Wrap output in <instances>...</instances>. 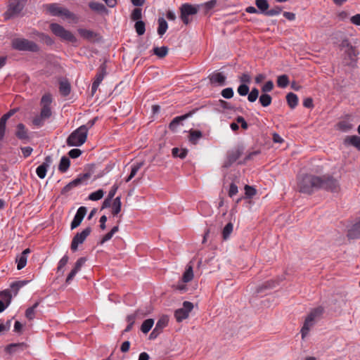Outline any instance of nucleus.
Returning a JSON list of instances; mask_svg holds the SVG:
<instances>
[{
    "mask_svg": "<svg viewBox=\"0 0 360 360\" xmlns=\"http://www.w3.org/2000/svg\"><path fill=\"white\" fill-rule=\"evenodd\" d=\"M245 194L246 198H250L256 194V190L250 186L246 185L245 186Z\"/></svg>",
    "mask_w": 360,
    "mask_h": 360,
    "instance_id": "e2e57ef3",
    "label": "nucleus"
},
{
    "mask_svg": "<svg viewBox=\"0 0 360 360\" xmlns=\"http://www.w3.org/2000/svg\"><path fill=\"white\" fill-rule=\"evenodd\" d=\"M255 4L259 12L265 15L269 7L267 0H255Z\"/></svg>",
    "mask_w": 360,
    "mask_h": 360,
    "instance_id": "72a5a7b5",
    "label": "nucleus"
},
{
    "mask_svg": "<svg viewBox=\"0 0 360 360\" xmlns=\"http://www.w3.org/2000/svg\"><path fill=\"white\" fill-rule=\"evenodd\" d=\"M90 176V174L88 173L84 174L82 176L77 177V179H74L69 184H70L71 187L74 188L79 185H80L83 181L89 179Z\"/></svg>",
    "mask_w": 360,
    "mask_h": 360,
    "instance_id": "49530a36",
    "label": "nucleus"
},
{
    "mask_svg": "<svg viewBox=\"0 0 360 360\" xmlns=\"http://www.w3.org/2000/svg\"><path fill=\"white\" fill-rule=\"evenodd\" d=\"M104 192L102 189H98L95 192L91 193L89 195V199L91 200H98L103 198Z\"/></svg>",
    "mask_w": 360,
    "mask_h": 360,
    "instance_id": "3c124183",
    "label": "nucleus"
},
{
    "mask_svg": "<svg viewBox=\"0 0 360 360\" xmlns=\"http://www.w3.org/2000/svg\"><path fill=\"white\" fill-rule=\"evenodd\" d=\"M0 297L3 300H0V313H1L11 304L12 295L9 290H5L0 292Z\"/></svg>",
    "mask_w": 360,
    "mask_h": 360,
    "instance_id": "f3484780",
    "label": "nucleus"
},
{
    "mask_svg": "<svg viewBox=\"0 0 360 360\" xmlns=\"http://www.w3.org/2000/svg\"><path fill=\"white\" fill-rule=\"evenodd\" d=\"M250 88L248 84H241L237 89L238 94L241 96L248 94Z\"/></svg>",
    "mask_w": 360,
    "mask_h": 360,
    "instance_id": "6e6d98bb",
    "label": "nucleus"
},
{
    "mask_svg": "<svg viewBox=\"0 0 360 360\" xmlns=\"http://www.w3.org/2000/svg\"><path fill=\"white\" fill-rule=\"evenodd\" d=\"M45 118L42 117L41 115L36 116L33 120L32 123L34 126L37 127H41L44 124Z\"/></svg>",
    "mask_w": 360,
    "mask_h": 360,
    "instance_id": "0e129e2a",
    "label": "nucleus"
},
{
    "mask_svg": "<svg viewBox=\"0 0 360 360\" xmlns=\"http://www.w3.org/2000/svg\"><path fill=\"white\" fill-rule=\"evenodd\" d=\"M15 135L20 140H26L28 139L27 131L23 124L20 123L17 125Z\"/></svg>",
    "mask_w": 360,
    "mask_h": 360,
    "instance_id": "393cba45",
    "label": "nucleus"
},
{
    "mask_svg": "<svg viewBox=\"0 0 360 360\" xmlns=\"http://www.w3.org/2000/svg\"><path fill=\"white\" fill-rule=\"evenodd\" d=\"M277 85L281 88H285L289 84V79L288 75H282L277 78Z\"/></svg>",
    "mask_w": 360,
    "mask_h": 360,
    "instance_id": "c03bdc74",
    "label": "nucleus"
},
{
    "mask_svg": "<svg viewBox=\"0 0 360 360\" xmlns=\"http://www.w3.org/2000/svg\"><path fill=\"white\" fill-rule=\"evenodd\" d=\"M50 29L56 37L60 38L62 40L72 43L77 41V38L71 32L65 30L58 23H51L50 25Z\"/></svg>",
    "mask_w": 360,
    "mask_h": 360,
    "instance_id": "423d86ee",
    "label": "nucleus"
},
{
    "mask_svg": "<svg viewBox=\"0 0 360 360\" xmlns=\"http://www.w3.org/2000/svg\"><path fill=\"white\" fill-rule=\"evenodd\" d=\"M276 286V282L274 281H268L262 285L258 286L256 289V293L262 292L264 289L273 288Z\"/></svg>",
    "mask_w": 360,
    "mask_h": 360,
    "instance_id": "ea45409f",
    "label": "nucleus"
},
{
    "mask_svg": "<svg viewBox=\"0 0 360 360\" xmlns=\"http://www.w3.org/2000/svg\"><path fill=\"white\" fill-rule=\"evenodd\" d=\"M233 94L234 92L231 87L224 89L221 92L222 97L226 99L231 98L233 96Z\"/></svg>",
    "mask_w": 360,
    "mask_h": 360,
    "instance_id": "4d7b16f0",
    "label": "nucleus"
},
{
    "mask_svg": "<svg viewBox=\"0 0 360 360\" xmlns=\"http://www.w3.org/2000/svg\"><path fill=\"white\" fill-rule=\"evenodd\" d=\"M353 128L354 125L347 120H342L337 124V129L343 132H348Z\"/></svg>",
    "mask_w": 360,
    "mask_h": 360,
    "instance_id": "bb28decb",
    "label": "nucleus"
},
{
    "mask_svg": "<svg viewBox=\"0 0 360 360\" xmlns=\"http://www.w3.org/2000/svg\"><path fill=\"white\" fill-rule=\"evenodd\" d=\"M27 348V345L24 342L20 343H13L6 346L5 350L10 354H13L15 352L23 351Z\"/></svg>",
    "mask_w": 360,
    "mask_h": 360,
    "instance_id": "aec40b11",
    "label": "nucleus"
},
{
    "mask_svg": "<svg viewBox=\"0 0 360 360\" xmlns=\"http://www.w3.org/2000/svg\"><path fill=\"white\" fill-rule=\"evenodd\" d=\"M193 278V271L192 265H187L186 271L182 276V281L188 283Z\"/></svg>",
    "mask_w": 360,
    "mask_h": 360,
    "instance_id": "cd10ccee",
    "label": "nucleus"
},
{
    "mask_svg": "<svg viewBox=\"0 0 360 360\" xmlns=\"http://www.w3.org/2000/svg\"><path fill=\"white\" fill-rule=\"evenodd\" d=\"M286 100L290 108H295L298 103V98L294 93L290 92L286 95Z\"/></svg>",
    "mask_w": 360,
    "mask_h": 360,
    "instance_id": "c85d7f7f",
    "label": "nucleus"
},
{
    "mask_svg": "<svg viewBox=\"0 0 360 360\" xmlns=\"http://www.w3.org/2000/svg\"><path fill=\"white\" fill-rule=\"evenodd\" d=\"M274 82L271 80L266 82L262 87V92L266 94L267 92H270L274 89Z\"/></svg>",
    "mask_w": 360,
    "mask_h": 360,
    "instance_id": "052dcab7",
    "label": "nucleus"
},
{
    "mask_svg": "<svg viewBox=\"0 0 360 360\" xmlns=\"http://www.w3.org/2000/svg\"><path fill=\"white\" fill-rule=\"evenodd\" d=\"M89 7L94 11L98 13H108V10L106 8L104 4L97 2L91 1L89 3Z\"/></svg>",
    "mask_w": 360,
    "mask_h": 360,
    "instance_id": "5701e85b",
    "label": "nucleus"
},
{
    "mask_svg": "<svg viewBox=\"0 0 360 360\" xmlns=\"http://www.w3.org/2000/svg\"><path fill=\"white\" fill-rule=\"evenodd\" d=\"M168 321V317L167 316H162L158 319L155 328L158 329L159 331L162 332L163 328L167 326Z\"/></svg>",
    "mask_w": 360,
    "mask_h": 360,
    "instance_id": "c9c22d12",
    "label": "nucleus"
},
{
    "mask_svg": "<svg viewBox=\"0 0 360 360\" xmlns=\"http://www.w3.org/2000/svg\"><path fill=\"white\" fill-rule=\"evenodd\" d=\"M347 236L351 239L360 238V219L348 230Z\"/></svg>",
    "mask_w": 360,
    "mask_h": 360,
    "instance_id": "412c9836",
    "label": "nucleus"
},
{
    "mask_svg": "<svg viewBox=\"0 0 360 360\" xmlns=\"http://www.w3.org/2000/svg\"><path fill=\"white\" fill-rule=\"evenodd\" d=\"M153 324L154 320L153 319H148L143 322L141 326V330L143 333H148L151 330Z\"/></svg>",
    "mask_w": 360,
    "mask_h": 360,
    "instance_id": "f704fd0d",
    "label": "nucleus"
},
{
    "mask_svg": "<svg viewBox=\"0 0 360 360\" xmlns=\"http://www.w3.org/2000/svg\"><path fill=\"white\" fill-rule=\"evenodd\" d=\"M153 53L155 55L162 58L165 57L168 53V48L167 46L155 47L153 49Z\"/></svg>",
    "mask_w": 360,
    "mask_h": 360,
    "instance_id": "a19ab883",
    "label": "nucleus"
},
{
    "mask_svg": "<svg viewBox=\"0 0 360 360\" xmlns=\"http://www.w3.org/2000/svg\"><path fill=\"white\" fill-rule=\"evenodd\" d=\"M47 10L53 16H63L67 19H72L74 17V14L68 9L58 6L56 4H49Z\"/></svg>",
    "mask_w": 360,
    "mask_h": 360,
    "instance_id": "6e6552de",
    "label": "nucleus"
},
{
    "mask_svg": "<svg viewBox=\"0 0 360 360\" xmlns=\"http://www.w3.org/2000/svg\"><path fill=\"white\" fill-rule=\"evenodd\" d=\"M27 0H10L9 8L5 13L6 18H8L13 15H18L23 9Z\"/></svg>",
    "mask_w": 360,
    "mask_h": 360,
    "instance_id": "9d476101",
    "label": "nucleus"
},
{
    "mask_svg": "<svg viewBox=\"0 0 360 360\" xmlns=\"http://www.w3.org/2000/svg\"><path fill=\"white\" fill-rule=\"evenodd\" d=\"M86 259L85 257H80L79 258L75 264V266H74V269L76 270L77 271H79L82 266L84 264V263L86 262Z\"/></svg>",
    "mask_w": 360,
    "mask_h": 360,
    "instance_id": "774afa93",
    "label": "nucleus"
},
{
    "mask_svg": "<svg viewBox=\"0 0 360 360\" xmlns=\"http://www.w3.org/2000/svg\"><path fill=\"white\" fill-rule=\"evenodd\" d=\"M121 206H122L121 197L117 196L114 199L113 202H112V212L113 215H117L120 213V212L121 211Z\"/></svg>",
    "mask_w": 360,
    "mask_h": 360,
    "instance_id": "e433bc0d",
    "label": "nucleus"
},
{
    "mask_svg": "<svg viewBox=\"0 0 360 360\" xmlns=\"http://www.w3.org/2000/svg\"><path fill=\"white\" fill-rule=\"evenodd\" d=\"M142 11L141 8H135L131 14V18L132 20H140L142 18Z\"/></svg>",
    "mask_w": 360,
    "mask_h": 360,
    "instance_id": "13d9d810",
    "label": "nucleus"
},
{
    "mask_svg": "<svg viewBox=\"0 0 360 360\" xmlns=\"http://www.w3.org/2000/svg\"><path fill=\"white\" fill-rule=\"evenodd\" d=\"M172 153L174 158H180L181 159H184L187 155L188 150L174 148L172 150Z\"/></svg>",
    "mask_w": 360,
    "mask_h": 360,
    "instance_id": "79ce46f5",
    "label": "nucleus"
},
{
    "mask_svg": "<svg viewBox=\"0 0 360 360\" xmlns=\"http://www.w3.org/2000/svg\"><path fill=\"white\" fill-rule=\"evenodd\" d=\"M68 260H69V257L66 255H64L60 259V260L58 262V268H57L58 273L61 272L62 274H63L64 271L63 270V268L68 264Z\"/></svg>",
    "mask_w": 360,
    "mask_h": 360,
    "instance_id": "864d4df0",
    "label": "nucleus"
},
{
    "mask_svg": "<svg viewBox=\"0 0 360 360\" xmlns=\"http://www.w3.org/2000/svg\"><path fill=\"white\" fill-rule=\"evenodd\" d=\"M48 168L49 167H46L45 165H39L36 169V173L38 177L41 179H44L46 175Z\"/></svg>",
    "mask_w": 360,
    "mask_h": 360,
    "instance_id": "603ef678",
    "label": "nucleus"
},
{
    "mask_svg": "<svg viewBox=\"0 0 360 360\" xmlns=\"http://www.w3.org/2000/svg\"><path fill=\"white\" fill-rule=\"evenodd\" d=\"M78 33L82 37L88 41H94L97 39L98 34L92 30L80 28L78 30Z\"/></svg>",
    "mask_w": 360,
    "mask_h": 360,
    "instance_id": "4be33fe9",
    "label": "nucleus"
},
{
    "mask_svg": "<svg viewBox=\"0 0 360 360\" xmlns=\"http://www.w3.org/2000/svg\"><path fill=\"white\" fill-rule=\"evenodd\" d=\"M39 302H36L32 307L27 309L25 316L29 320H33L35 317V309L39 306Z\"/></svg>",
    "mask_w": 360,
    "mask_h": 360,
    "instance_id": "4c0bfd02",
    "label": "nucleus"
},
{
    "mask_svg": "<svg viewBox=\"0 0 360 360\" xmlns=\"http://www.w3.org/2000/svg\"><path fill=\"white\" fill-rule=\"evenodd\" d=\"M12 47L18 51L31 52H38L39 51V47L35 42L21 38L13 39Z\"/></svg>",
    "mask_w": 360,
    "mask_h": 360,
    "instance_id": "39448f33",
    "label": "nucleus"
},
{
    "mask_svg": "<svg viewBox=\"0 0 360 360\" xmlns=\"http://www.w3.org/2000/svg\"><path fill=\"white\" fill-rule=\"evenodd\" d=\"M106 75V66L105 63H103L98 68V72L96 75V78L94 82L91 86V94L94 95L97 89L98 88L100 84L103 81V78Z\"/></svg>",
    "mask_w": 360,
    "mask_h": 360,
    "instance_id": "4468645a",
    "label": "nucleus"
},
{
    "mask_svg": "<svg viewBox=\"0 0 360 360\" xmlns=\"http://www.w3.org/2000/svg\"><path fill=\"white\" fill-rule=\"evenodd\" d=\"M143 165V162H137L133 165L129 174V179H133Z\"/></svg>",
    "mask_w": 360,
    "mask_h": 360,
    "instance_id": "5fc2aeb1",
    "label": "nucleus"
},
{
    "mask_svg": "<svg viewBox=\"0 0 360 360\" xmlns=\"http://www.w3.org/2000/svg\"><path fill=\"white\" fill-rule=\"evenodd\" d=\"M233 225L231 222L228 223L224 226V228L222 231V236H223L224 240H227L229 238L231 233L233 231Z\"/></svg>",
    "mask_w": 360,
    "mask_h": 360,
    "instance_id": "de8ad7c7",
    "label": "nucleus"
},
{
    "mask_svg": "<svg viewBox=\"0 0 360 360\" xmlns=\"http://www.w3.org/2000/svg\"><path fill=\"white\" fill-rule=\"evenodd\" d=\"M244 148L243 146H237L227 153V158L224 162V167H229L233 162H235L243 154Z\"/></svg>",
    "mask_w": 360,
    "mask_h": 360,
    "instance_id": "f8f14e48",
    "label": "nucleus"
},
{
    "mask_svg": "<svg viewBox=\"0 0 360 360\" xmlns=\"http://www.w3.org/2000/svg\"><path fill=\"white\" fill-rule=\"evenodd\" d=\"M345 146H352L360 150V136L356 135L347 136L343 141Z\"/></svg>",
    "mask_w": 360,
    "mask_h": 360,
    "instance_id": "6ab92c4d",
    "label": "nucleus"
},
{
    "mask_svg": "<svg viewBox=\"0 0 360 360\" xmlns=\"http://www.w3.org/2000/svg\"><path fill=\"white\" fill-rule=\"evenodd\" d=\"M342 45L348 48L347 53L348 55V57L351 60L349 65L354 67L356 63V57L359 55V51H357L356 49L354 46H352L347 40L343 41Z\"/></svg>",
    "mask_w": 360,
    "mask_h": 360,
    "instance_id": "dca6fc26",
    "label": "nucleus"
},
{
    "mask_svg": "<svg viewBox=\"0 0 360 360\" xmlns=\"http://www.w3.org/2000/svg\"><path fill=\"white\" fill-rule=\"evenodd\" d=\"M259 101L263 107H268L271 103L272 98L270 95L263 93L259 96Z\"/></svg>",
    "mask_w": 360,
    "mask_h": 360,
    "instance_id": "58836bf2",
    "label": "nucleus"
},
{
    "mask_svg": "<svg viewBox=\"0 0 360 360\" xmlns=\"http://www.w3.org/2000/svg\"><path fill=\"white\" fill-rule=\"evenodd\" d=\"M179 10L181 20L185 25H188L193 20V17L199 11V6L186 3L183 4Z\"/></svg>",
    "mask_w": 360,
    "mask_h": 360,
    "instance_id": "20e7f679",
    "label": "nucleus"
},
{
    "mask_svg": "<svg viewBox=\"0 0 360 360\" xmlns=\"http://www.w3.org/2000/svg\"><path fill=\"white\" fill-rule=\"evenodd\" d=\"M134 28L138 35L141 36L145 33L146 25L142 20H138L135 22Z\"/></svg>",
    "mask_w": 360,
    "mask_h": 360,
    "instance_id": "37998d69",
    "label": "nucleus"
},
{
    "mask_svg": "<svg viewBox=\"0 0 360 360\" xmlns=\"http://www.w3.org/2000/svg\"><path fill=\"white\" fill-rule=\"evenodd\" d=\"M323 312V308L319 307L314 309L306 317L303 326L301 329L302 338L304 339L308 335L310 329L314 326L316 319L321 316Z\"/></svg>",
    "mask_w": 360,
    "mask_h": 360,
    "instance_id": "7ed1b4c3",
    "label": "nucleus"
},
{
    "mask_svg": "<svg viewBox=\"0 0 360 360\" xmlns=\"http://www.w3.org/2000/svg\"><path fill=\"white\" fill-rule=\"evenodd\" d=\"M211 84H217L224 86L226 83V76L221 72H213L208 76Z\"/></svg>",
    "mask_w": 360,
    "mask_h": 360,
    "instance_id": "a211bd4d",
    "label": "nucleus"
},
{
    "mask_svg": "<svg viewBox=\"0 0 360 360\" xmlns=\"http://www.w3.org/2000/svg\"><path fill=\"white\" fill-rule=\"evenodd\" d=\"M70 165V160L66 156H63L60 159L59 165H58V170L61 172H65Z\"/></svg>",
    "mask_w": 360,
    "mask_h": 360,
    "instance_id": "2f4dec72",
    "label": "nucleus"
},
{
    "mask_svg": "<svg viewBox=\"0 0 360 360\" xmlns=\"http://www.w3.org/2000/svg\"><path fill=\"white\" fill-rule=\"evenodd\" d=\"M281 11H282L281 7H280V6H275L272 9L267 10V11L266 12L265 15H268V16L277 15H278L281 12Z\"/></svg>",
    "mask_w": 360,
    "mask_h": 360,
    "instance_id": "69168bd1",
    "label": "nucleus"
},
{
    "mask_svg": "<svg viewBox=\"0 0 360 360\" xmlns=\"http://www.w3.org/2000/svg\"><path fill=\"white\" fill-rule=\"evenodd\" d=\"M90 176V174L88 173L84 174L82 176L77 177V179H74L69 184H70L71 187L74 188L79 185H80L83 181L89 179Z\"/></svg>",
    "mask_w": 360,
    "mask_h": 360,
    "instance_id": "a18cd8bd",
    "label": "nucleus"
},
{
    "mask_svg": "<svg viewBox=\"0 0 360 360\" xmlns=\"http://www.w3.org/2000/svg\"><path fill=\"white\" fill-rule=\"evenodd\" d=\"M239 80L242 84H248L251 82V77L248 73H243L239 77Z\"/></svg>",
    "mask_w": 360,
    "mask_h": 360,
    "instance_id": "338daca9",
    "label": "nucleus"
},
{
    "mask_svg": "<svg viewBox=\"0 0 360 360\" xmlns=\"http://www.w3.org/2000/svg\"><path fill=\"white\" fill-rule=\"evenodd\" d=\"M202 136V134L199 130H190L189 131V141L193 144H196L200 139Z\"/></svg>",
    "mask_w": 360,
    "mask_h": 360,
    "instance_id": "c756f323",
    "label": "nucleus"
},
{
    "mask_svg": "<svg viewBox=\"0 0 360 360\" xmlns=\"http://www.w3.org/2000/svg\"><path fill=\"white\" fill-rule=\"evenodd\" d=\"M259 90L257 89V88H252L251 91L250 93H248V100L250 102V103H253L255 101H256V100L257 99L258 96H259Z\"/></svg>",
    "mask_w": 360,
    "mask_h": 360,
    "instance_id": "09e8293b",
    "label": "nucleus"
},
{
    "mask_svg": "<svg viewBox=\"0 0 360 360\" xmlns=\"http://www.w3.org/2000/svg\"><path fill=\"white\" fill-rule=\"evenodd\" d=\"M59 89H60V94L63 96H66L69 95L70 93V90H71L70 84L67 80L61 81L60 82Z\"/></svg>",
    "mask_w": 360,
    "mask_h": 360,
    "instance_id": "7c9ffc66",
    "label": "nucleus"
},
{
    "mask_svg": "<svg viewBox=\"0 0 360 360\" xmlns=\"http://www.w3.org/2000/svg\"><path fill=\"white\" fill-rule=\"evenodd\" d=\"M320 177V189H324L332 193H338L340 191V186L338 180L328 174Z\"/></svg>",
    "mask_w": 360,
    "mask_h": 360,
    "instance_id": "0eeeda50",
    "label": "nucleus"
},
{
    "mask_svg": "<svg viewBox=\"0 0 360 360\" xmlns=\"http://www.w3.org/2000/svg\"><path fill=\"white\" fill-rule=\"evenodd\" d=\"M27 258L25 257L24 255H20L17 257L16 258V262H17V269L18 270H20L23 269L27 264Z\"/></svg>",
    "mask_w": 360,
    "mask_h": 360,
    "instance_id": "8fccbe9b",
    "label": "nucleus"
},
{
    "mask_svg": "<svg viewBox=\"0 0 360 360\" xmlns=\"http://www.w3.org/2000/svg\"><path fill=\"white\" fill-rule=\"evenodd\" d=\"M158 22V33L160 36H162L166 32V31L168 28L167 22L163 18H159Z\"/></svg>",
    "mask_w": 360,
    "mask_h": 360,
    "instance_id": "473e14b6",
    "label": "nucleus"
},
{
    "mask_svg": "<svg viewBox=\"0 0 360 360\" xmlns=\"http://www.w3.org/2000/svg\"><path fill=\"white\" fill-rule=\"evenodd\" d=\"M321 177L305 174L298 181V188L301 193L311 194L315 191L320 189Z\"/></svg>",
    "mask_w": 360,
    "mask_h": 360,
    "instance_id": "f257e3e1",
    "label": "nucleus"
},
{
    "mask_svg": "<svg viewBox=\"0 0 360 360\" xmlns=\"http://www.w3.org/2000/svg\"><path fill=\"white\" fill-rule=\"evenodd\" d=\"M193 304L188 301H184L182 304V307L176 309L174 311V316L177 322H181L183 320L187 319L189 313L193 310Z\"/></svg>",
    "mask_w": 360,
    "mask_h": 360,
    "instance_id": "1a4fd4ad",
    "label": "nucleus"
},
{
    "mask_svg": "<svg viewBox=\"0 0 360 360\" xmlns=\"http://www.w3.org/2000/svg\"><path fill=\"white\" fill-rule=\"evenodd\" d=\"M86 212L87 209L86 207L82 206L79 207L70 225L72 230L76 229L81 224L84 217L86 214Z\"/></svg>",
    "mask_w": 360,
    "mask_h": 360,
    "instance_id": "2eb2a0df",
    "label": "nucleus"
},
{
    "mask_svg": "<svg viewBox=\"0 0 360 360\" xmlns=\"http://www.w3.org/2000/svg\"><path fill=\"white\" fill-rule=\"evenodd\" d=\"M217 0H210L204 4H197L199 6V11L202 9L205 15H206L210 10L214 8L217 5Z\"/></svg>",
    "mask_w": 360,
    "mask_h": 360,
    "instance_id": "b1692460",
    "label": "nucleus"
},
{
    "mask_svg": "<svg viewBox=\"0 0 360 360\" xmlns=\"http://www.w3.org/2000/svg\"><path fill=\"white\" fill-rule=\"evenodd\" d=\"M198 109L195 108L193 110L189 111L185 115L174 117L169 124V128L172 131H176L182 121L191 117Z\"/></svg>",
    "mask_w": 360,
    "mask_h": 360,
    "instance_id": "ddd939ff",
    "label": "nucleus"
},
{
    "mask_svg": "<svg viewBox=\"0 0 360 360\" xmlns=\"http://www.w3.org/2000/svg\"><path fill=\"white\" fill-rule=\"evenodd\" d=\"M52 102L51 96L50 94H45L41 99V104L42 106L50 107Z\"/></svg>",
    "mask_w": 360,
    "mask_h": 360,
    "instance_id": "680f3d73",
    "label": "nucleus"
},
{
    "mask_svg": "<svg viewBox=\"0 0 360 360\" xmlns=\"http://www.w3.org/2000/svg\"><path fill=\"white\" fill-rule=\"evenodd\" d=\"M88 127L82 125L73 131L67 139V144L69 146H81L87 138Z\"/></svg>",
    "mask_w": 360,
    "mask_h": 360,
    "instance_id": "f03ea898",
    "label": "nucleus"
},
{
    "mask_svg": "<svg viewBox=\"0 0 360 360\" xmlns=\"http://www.w3.org/2000/svg\"><path fill=\"white\" fill-rule=\"evenodd\" d=\"M29 282H30V281H28V280H22V281H18L12 283L11 284V288L13 292V295L14 296L17 295L18 290L21 288H22L23 286L27 285Z\"/></svg>",
    "mask_w": 360,
    "mask_h": 360,
    "instance_id": "a878e982",
    "label": "nucleus"
},
{
    "mask_svg": "<svg viewBox=\"0 0 360 360\" xmlns=\"http://www.w3.org/2000/svg\"><path fill=\"white\" fill-rule=\"evenodd\" d=\"M40 115L46 120L49 119L52 115L51 107L42 106Z\"/></svg>",
    "mask_w": 360,
    "mask_h": 360,
    "instance_id": "bf43d9fd",
    "label": "nucleus"
},
{
    "mask_svg": "<svg viewBox=\"0 0 360 360\" xmlns=\"http://www.w3.org/2000/svg\"><path fill=\"white\" fill-rule=\"evenodd\" d=\"M91 232V227H86L82 232L77 233L72 238L70 248L72 251H76L78 245L82 244Z\"/></svg>",
    "mask_w": 360,
    "mask_h": 360,
    "instance_id": "9b49d317",
    "label": "nucleus"
}]
</instances>
